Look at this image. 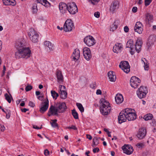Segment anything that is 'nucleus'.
I'll return each mask as SVG.
<instances>
[{
	"instance_id": "obj_1",
	"label": "nucleus",
	"mask_w": 156,
	"mask_h": 156,
	"mask_svg": "<svg viewBox=\"0 0 156 156\" xmlns=\"http://www.w3.org/2000/svg\"><path fill=\"white\" fill-rule=\"evenodd\" d=\"M15 47L17 51L15 53V57L16 58H21L27 59L30 56L31 51L29 48L25 47L24 41L20 39L15 43Z\"/></svg>"
},
{
	"instance_id": "obj_2",
	"label": "nucleus",
	"mask_w": 156,
	"mask_h": 156,
	"mask_svg": "<svg viewBox=\"0 0 156 156\" xmlns=\"http://www.w3.org/2000/svg\"><path fill=\"white\" fill-rule=\"evenodd\" d=\"M100 103L101 112L103 115H107L110 112L111 110L109 103L104 98H101V99Z\"/></svg>"
},
{
	"instance_id": "obj_3",
	"label": "nucleus",
	"mask_w": 156,
	"mask_h": 156,
	"mask_svg": "<svg viewBox=\"0 0 156 156\" xmlns=\"http://www.w3.org/2000/svg\"><path fill=\"white\" fill-rule=\"evenodd\" d=\"M134 112L135 111L133 109L129 108L126 109V117L129 121L133 120L136 119V115Z\"/></svg>"
},
{
	"instance_id": "obj_4",
	"label": "nucleus",
	"mask_w": 156,
	"mask_h": 156,
	"mask_svg": "<svg viewBox=\"0 0 156 156\" xmlns=\"http://www.w3.org/2000/svg\"><path fill=\"white\" fill-rule=\"evenodd\" d=\"M74 27L72 21L70 20H67L64 25V30L66 32L71 31Z\"/></svg>"
},
{
	"instance_id": "obj_5",
	"label": "nucleus",
	"mask_w": 156,
	"mask_h": 156,
	"mask_svg": "<svg viewBox=\"0 0 156 156\" xmlns=\"http://www.w3.org/2000/svg\"><path fill=\"white\" fill-rule=\"evenodd\" d=\"M85 43L88 46L93 45L96 43V41L91 36H87L84 39Z\"/></svg>"
},
{
	"instance_id": "obj_6",
	"label": "nucleus",
	"mask_w": 156,
	"mask_h": 156,
	"mask_svg": "<svg viewBox=\"0 0 156 156\" xmlns=\"http://www.w3.org/2000/svg\"><path fill=\"white\" fill-rule=\"evenodd\" d=\"M67 10L72 14H74L78 11L77 8L76 4L72 2L68 4Z\"/></svg>"
},
{
	"instance_id": "obj_7",
	"label": "nucleus",
	"mask_w": 156,
	"mask_h": 156,
	"mask_svg": "<svg viewBox=\"0 0 156 156\" xmlns=\"http://www.w3.org/2000/svg\"><path fill=\"white\" fill-rule=\"evenodd\" d=\"M119 67L126 73H128L130 71V66L127 61L121 62L119 65Z\"/></svg>"
},
{
	"instance_id": "obj_8",
	"label": "nucleus",
	"mask_w": 156,
	"mask_h": 156,
	"mask_svg": "<svg viewBox=\"0 0 156 156\" xmlns=\"http://www.w3.org/2000/svg\"><path fill=\"white\" fill-rule=\"evenodd\" d=\"M140 82L139 78L136 76H132L130 80V85L132 87L136 88L139 85Z\"/></svg>"
},
{
	"instance_id": "obj_9",
	"label": "nucleus",
	"mask_w": 156,
	"mask_h": 156,
	"mask_svg": "<svg viewBox=\"0 0 156 156\" xmlns=\"http://www.w3.org/2000/svg\"><path fill=\"white\" fill-rule=\"evenodd\" d=\"M42 106L40 108L39 111L41 113H43L48 109L49 106V101L48 97L46 98V100H45L44 102L41 104Z\"/></svg>"
},
{
	"instance_id": "obj_10",
	"label": "nucleus",
	"mask_w": 156,
	"mask_h": 156,
	"mask_svg": "<svg viewBox=\"0 0 156 156\" xmlns=\"http://www.w3.org/2000/svg\"><path fill=\"white\" fill-rule=\"evenodd\" d=\"M126 109L121 112L119 114L118 117V120L119 122L121 124V123L125 122L127 119L126 117Z\"/></svg>"
},
{
	"instance_id": "obj_11",
	"label": "nucleus",
	"mask_w": 156,
	"mask_h": 156,
	"mask_svg": "<svg viewBox=\"0 0 156 156\" xmlns=\"http://www.w3.org/2000/svg\"><path fill=\"white\" fill-rule=\"evenodd\" d=\"M147 133L146 130L144 128L140 129L137 133L136 136L140 140H141L144 138Z\"/></svg>"
},
{
	"instance_id": "obj_12",
	"label": "nucleus",
	"mask_w": 156,
	"mask_h": 156,
	"mask_svg": "<svg viewBox=\"0 0 156 156\" xmlns=\"http://www.w3.org/2000/svg\"><path fill=\"white\" fill-rule=\"evenodd\" d=\"M83 55L85 59L87 61L89 60L91 58V55L90 49L87 47L83 48Z\"/></svg>"
},
{
	"instance_id": "obj_13",
	"label": "nucleus",
	"mask_w": 156,
	"mask_h": 156,
	"mask_svg": "<svg viewBox=\"0 0 156 156\" xmlns=\"http://www.w3.org/2000/svg\"><path fill=\"white\" fill-rule=\"evenodd\" d=\"M55 105L56 108L59 111V113L64 112L66 109V106L65 102H57Z\"/></svg>"
},
{
	"instance_id": "obj_14",
	"label": "nucleus",
	"mask_w": 156,
	"mask_h": 156,
	"mask_svg": "<svg viewBox=\"0 0 156 156\" xmlns=\"http://www.w3.org/2000/svg\"><path fill=\"white\" fill-rule=\"evenodd\" d=\"M122 48V45L120 43H117L113 46V51L114 52L118 53L121 52Z\"/></svg>"
},
{
	"instance_id": "obj_15",
	"label": "nucleus",
	"mask_w": 156,
	"mask_h": 156,
	"mask_svg": "<svg viewBox=\"0 0 156 156\" xmlns=\"http://www.w3.org/2000/svg\"><path fill=\"white\" fill-rule=\"evenodd\" d=\"M68 5L65 3L60 2L59 4V8L60 12L62 14L65 13L66 9H68Z\"/></svg>"
},
{
	"instance_id": "obj_16",
	"label": "nucleus",
	"mask_w": 156,
	"mask_h": 156,
	"mask_svg": "<svg viewBox=\"0 0 156 156\" xmlns=\"http://www.w3.org/2000/svg\"><path fill=\"white\" fill-rule=\"evenodd\" d=\"M119 6V3L118 1H114L112 3L110 8V10L112 12L115 10L118 9Z\"/></svg>"
},
{
	"instance_id": "obj_17",
	"label": "nucleus",
	"mask_w": 156,
	"mask_h": 156,
	"mask_svg": "<svg viewBox=\"0 0 156 156\" xmlns=\"http://www.w3.org/2000/svg\"><path fill=\"white\" fill-rule=\"evenodd\" d=\"M142 42L140 39H138L136 42L135 46V49L137 53H139L141 50V47L142 46Z\"/></svg>"
},
{
	"instance_id": "obj_18",
	"label": "nucleus",
	"mask_w": 156,
	"mask_h": 156,
	"mask_svg": "<svg viewBox=\"0 0 156 156\" xmlns=\"http://www.w3.org/2000/svg\"><path fill=\"white\" fill-rule=\"evenodd\" d=\"M56 75L57 79L58 82L59 83H61L63 82V76L61 72L58 70H57Z\"/></svg>"
},
{
	"instance_id": "obj_19",
	"label": "nucleus",
	"mask_w": 156,
	"mask_h": 156,
	"mask_svg": "<svg viewBox=\"0 0 156 156\" xmlns=\"http://www.w3.org/2000/svg\"><path fill=\"white\" fill-rule=\"evenodd\" d=\"M156 41V37L154 35H151L150 36L148 39V42L147 44L148 46V49L152 45L154 44V42Z\"/></svg>"
},
{
	"instance_id": "obj_20",
	"label": "nucleus",
	"mask_w": 156,
	"mask_h": 156,
	"mask_svg": "<svg viewBox=\"0 0 156 156\" xmlns=\"http://www.w3.org/2000/svg\"><path fill=\"white\" fill-rule=\"evenodd\" d=\"M72 56L73 60L76 61L78 60L80 56V52L78 49H76L73 52Z\"/></svg>"
},
{
	"instance_id": "obj_21",
	"label": "nucleus",
	"mask_w": 156,
	"mask_h": 156,
	"mask_svg": "<svg viewBox=\"0 0 156 156\" xmlns=\"http://www.w3.org/2000/svg\"><path fill=\"white\" fill-rule=\"evenodd\" d=\"M44 44L47 51H50L53 50V45L50 42L48 41H45Z\"/></svg>"
},
{
	"instance_id": "obj_22",
	"label": "nucleus",
	"mask_w": 156,
	"mask_h": 156,
	"mask_svg": "<svg viewBox=\"0 0 156 156\" xmlns=\"http://www.w3.org/2000/svg\"><path fill=\"white\" fill-rule=\"evenodd\" d=\"M59 110L58 109L56 108V106L55 107L53 106L52 105H51L49 108V112H52V115H58V112L59 113Z\"/></svg>"
},
{
	"instance_id": "obj_23",
	"label": "nucleus",
	"mask_w": 156,
	"mask_h": 156,
	"mask_svg": "<svg viewBox=\"0 0 156 156\" xmlns=\"http://www.w3.org/2000/svg\"><path fill=\"white\" fill-rule=\"evenodd\" d=\"M108 75L110 81L115 82L116 80V77L113 71L109 72Z\"/></svg>"
},
{
	"instance_id": "obj_24",
	"label": "nucleus",
	"mask_w": 156,
	"mask_h": 156,
	"mask_svg": "<svg viewBox=\"0 0 156 156\" xmlns=\"http://www.w3.org/2000/svg\"><path fill=\"white\" fill-rule=\"evenodd\" d=\"M133 42L132 39H129L127 42L126 48H129L131 50H133L134 48V45H133Z\"/></svg>"
},
{
	"instance_id": "obj_25",
	"label": "nucleus",
	"mask_w": 156,
	"mask_h": 156,
	"mask_svg": "<svg viewBox=\"0 0 156 156\" xmlns=\"http://www.w3.org/2000/svg\"><path fill=\"white\" fill-rule=\"evenodd\" d=\"M123 97L121 94H117L115 97V101L117 104H120L123 101Z\"/></svg>"
},
{
	"instance_id": "obj_26",
	"label": "nucleus",
	"mask_w": 156,
	"mask_h": 156,
	"mask_svg": "<svg viewBox=\"0 0 156 156\" xmlns=\"http://www.w3.org/2000/svg\"><path fill=\"white\" fill-rule=\"evenodd\" d=\"M137 91L140 92H143L142 96L146 95V94L148 92L147 89L146 87L141 86L138 89V90Z\"/></svg>"
},
{
	"instance_id": "obj_27",
	"label": "nucleus",
	"mask_w": 156,
	"mask_h": 156,
	"mask_svg": "<svg viewBox=\"0 0 156 156\" xmlns=\"http://www.w3.org/2000/svg\"><path fill=\"white\" fill-rule=\"evenodd\" d=\"M60 97L62 99H66L67 97V93L65 90L60 89Z\"/></svg>"
},
{
	"instance_id": "obj_28",
	"label": "nucleus",
	"mask_w": 156,
	"mask_h": 156,
	"mask_svg": "<svg viewBox=\"0 0 156 156\" xmlns=\"http://www.w3.org/2000/svg\"><path fill=\"white\" fill-rule=\"evenodd\" d=\"M141 61L144 64V69L146 70H148L149 66L148 64V61L145 58H142Z\"/></svg>"
},
{
	"instance_id": "obj_29",
	"label": "nucleus",
	"mask_w": 156,
	"mask_h": 156,
	"mask_svg": "<svg viewBox=\"0 0 156 156\" xmlns=\"http://www.w3.org/2000/svg\"><path fill=\"white\" fill-rule=\"evenodd\" d=\"M38 34L37 33L33 28H31L28 33V35L29 37Z\"/></svg>"
},
{
	"instance_id": "obj_30",
	"label": "nucleus",
	"mask_w": 156,
	"mask_h": 156,
	"mask_svg": "<svg viewBox=\"0 0 156 156\" xmlns=\"http://www.w3.org/2000/svg\"><path fill=\"white\" fill-rule=\"evenodd\" d=\"M118 22V21H115L114 23L111 26L110 28V30L111 31H114L117 28L118 26L116 23Z\"/></svg>"
},
{
	"instance_id": "obj_31",
	"label": "nucleus",
	"mask_w": 156,
	"mask_h": 156,
	"mask_svg": "<svg viewBox=\"0 0 156 156\" xmlns=\"http://www.w3.org/2000/svg\"><path fill=\"white\" fill-rule=\"evenodd\" d=\"M122 149L123 151V152L128 155H129L131 154L133 151V150H128L126 149V148L124 146H122Z\"/></svg>"
},
{
	"instance_id": "obj_32",
	"label": "nucleus",
	"mask_w": 156,
	"mask_h": 156,
	"mask_svg": "<svg viewBox=\"0 0 156 156\" xmlns=\"http://www.w3.org/2000/svg\"><path fill=\"white\" fill-rule=\"evenodd\" d=\"M93 144L92 146L93 147H95L99 144L98 138L97 137H94L93 139Z\"/></svg>"
},
{
	"instance_id": "obj_33",
	"label": "nucleus",
	"mask_w": 156,
	"mask_h": 156,
	"mask_svg": "<svg viewBox=\"0 0 156 156\" xmlns=\"http://www.w3.org/2000/svg\"><path fill=\"white\" fill-rule=\"evenodd\" d=\"M38 34L30 37V39L33 42H37L38 41Z\"/></svg>"
},
{
	"instance_id": "obj_34",
	"label": "nucleus",
	"mask_w": 156,
	"mask_h": 156,
	"mask_svg": "<svg viewBox=\"0 0 156 156\" xmlns=\"http://www.w3.org/2000/svg\"><path fill=\"white\" fill-rule=\"evenodd\" d=\"M153 117L152 114H148L145 115L144 117V119L145 120L147 121L152 119Z\"/></svg>"
},
{
	"instance_id": "obj_35",
	"label": "nucleus",
	"mask_w": 156,
	"mask_h": 156,
	"mask_svg": "<svg viewBox=\"0 0 156 156\" xmlns=\"http://www.w3.org/2000/svg\"><path fill=\"white\" fill-rule=\"evenodd\" d=\"M153 18V16L149 13H147L146 15V21L149 23L151 21Z\"/></svg>"
},
{
	"instance_id": "obj_36",
	"label": "nucleus",
	"mask_w": 156,
	"mask_h": 156,
	"mask_svg": "<svg viewBox=\"0 0 156 156\" xmlns=\"http://www.w3.org/2000/svg\"><path fill=\"white\" fill-rule=\"evenodd\" d=\"M76 105L77 106L78 108L80 111V112L82 113L84 111V108L83 107L82 105L80 103H76Z\"/></svg>"
},
{
	"instance_id": "obj_37",
	"label": "nucleus",
	"mask_w": 156,
	"mask_h": 156,
	"mask_svg": "<svg viewBox=\"0 0 156 156\" xmlns=\"http://www.w3.org/2000/svg\"><path fill=\"white\" fill-rule=\"evenodd\" d=\"M51 94L53 98L55 99H56L57 97L59 96L58 94L56 93L55 90H51Z\"/></svg>"
},
{
	"instance_id": "obj_38",
	"label": "nucleus",
	"mask_w": 156,
	"mask_h": 156,
	"mask_svg": "<svg viewBox=\"0 0 156 156\" xmlns=\"http://www.w3.org/2000/svg\"><path fill=\"white\" fill-rule=\"evenodd\" d=\"M141 30H140V27H134V30L135 32H137L139 34H141L142 33V31L143 30V27H141Z\"/></svg>"
},
{
	"instance_id": "obj_39",
	"label": "nucleus",
	"mask_w": 156,
	"mask_h": 156,
	"mask_svg": "<svg viewBox=\"0 0 156 156\" xmlns=\"http://www.w3.org/2000/svg\"><path fill=\"white\" fill-rule=\"evenodd\" d=\"M72 114L73 117L76 119H78L79 118L78 114L76 110L74 109L72 111Z\"/></svg>"
},
{
	"instance_id": "obj_40",
	"label": "nucleus",
	"mask_w": 156,
	"mask_h": 156,
	"mask_svg": "<svg viewBox=\"0 0 156 156\" xmlns=\"http://www.w3.org/2000/svg\"><path fill=\"white\" fill-rule=\"evenodd\" d=\"M42 5L46 7H48L50 6V4L46 0H42Z\"/></svg>"
},
{
	"instance_id": "obj_41",
	"label": "nucleus",
	"mask_w": 156,
	"mask_h": 156,
	"mask_svg": "<svg viewBox=\"0 0 156 156\" xmlns=\"http://www.w3.org/2000/svg\"><path fill=\"white\" fill-rule=\"evenodd\" d=\"M51 121H52V122H51L52 126L53 127H56L58 126V124L56 122L57 121V120L56 119L52 120Z\"/></svg>"
},
{
	"instance_id": "obj_42",
	"label": "nucleus",
	"mask_w": 156,
	"mask_h": 156,
	"mask_svg": "<svg viewBox=\"0 0 156 156\" xmlns=\"http://www.w3.org/2000/svg\"><path fill=\"white\" fill-rule=\"evenodd\" d=\"M32 10L33 13H35L37 11V7L36 4L34 3L33 4L32 7Z\"/></svg>"
},
{
	"instance_id": "obj_43",
	"label": "nucleus",
	"mask_w": 156,
	"mask_h": 156,
	"mask_svg": "<svg viewBox=\"0 0 156 156\" xmlns=\"http://www.w3.org/2000/svg\"><path fill=\"white\" fill-rule=\"evenodd\" d=\"M143 92H140L137 91L136 92V94L137 95V96L138 97L140 98H145L146 97V95H144V96H142L143 94Z\"/></svg>"
},
{
	"instance_id": "obj_44",
	"label": "nucleus",
	"mask_w": 156,
	"mask_h": 156,
	"mask_svg": "<svg viewBox=\"0 0 156 156\" xmlns=\"http://www.w3.org/2000/svg\"><path fill=\"white\" fill-rule=\"evenodd\" d=\"M5 99L8 101L9 103H10L11 102V99L9 95L6 93L5 94Z\"/></svg>"
},
{
	"instance_id": "obj_45",
	"label": "nucleus",
	"mask_w": 156,
	"mask_h": 156,
	"mask_svg": "<svg viewBox=\"0 0 156 156\" xmlns=\"http://www.w3.org/2000/svg\"><path fill=\"white\" fill-rule=\"evenodd\" d=\"M136 27H140V30L142 29L141 27H143V26L141 23L140 22H137L136 23L135 25Z\"/></svg>"
},
{
	"instance_id": "obj_46",
	"label": "nucleus",
	"mask_w": 156,
	"mask_h": 156,
	"mask_svg": "<svg viewBox=\"0 0 156 156\" xmlns=\"http://www.w3.org/2000/svg\"><path fill=\"white\" fill-rule=\"evenodd\" d=\"M152 0H145L144 3L145 5L146 6H147L149 5L151 2Z\"/></svg>"
},
{
	"instance_id": "obj_47",
	"label": "nucleus",
	"mask_w": 156,
	"mask_h": 156,
	"mask_svg": "<svg viewBox=\"0 0 156 156\" xmlns=\"http://www.w3.org/2000/svg\"><path fill=\"white\" fill-rule=\"evenodd\" d=\"M33 88L30 85H27L25 88V90L27 92L28 91L31 90Z\"/></svg>"
},
{
	"instance_id": "obj_48",
	"label": "nucleus",
	"mask_w": 156,
	"mask_h": 156,
	"mask_svg": "<svg viewBox=\"0 0 156 156\" xmlns=\"http://www.w3.org/2000/svg\"><path fill=\"white\" fill-rule=\"evenodd\" d=\"M9 5H15L16 4V2L15 0H9Z\"/></svg>"
},
{
	"instance_id": "obj_49",
	"label": "nucleus",
	"mask_w": 156,
	"mask_h": 156,
	"mask_svg": "<svg viewBox=\"0 0 156 156\" xmlns=\"http://www.w3.org/2000/svg\"><path fill=\"white\" fill-rule=\"evenodd\" d=\"M123 146H124L126 148V149L128 150H133V147L131 145L125 144Z\"/></svg>"
},
{
	"instance_id": "obj_50",
	"label": "nucleus",
	"mask_w": 156,
	"mask_h": 156,
	"mask_svg": "<svg viewBox=\"0 0 156 156\" xmlns=\"http://www.w3.org/2000/svg\"><path fill=\"white\" fill-rule=\"evenodd\" d=\"M100 0H89L90 1L91 3L94 5H96Z\"/></svg>"
},
{
	"instance_id": "obj_51",
	"label": "nucleus",
	"mask_w": 156,
	"mask_h": 156,
	"mask_svg": "<svg viewBox=\"0 0 156 156\" xmlns=\"http://www.w3.org/2000/svg\"><path fill=\"white\" fill-rule=\"evenodd\" d=\"M67 128L69 129H73L74 130H77V129L76 126L74 125H72L71 126L68 127Z\"/></svg>"
},
{
	"instance_id": "obj_52",
	"label": "nucleus",
	"mask_w": 156,
	"mask_h": 156,
	"mask_svg": "<svg viewBox=\"0 0 156 156\" xmlns=\"http://www.w3.org/2000/svg\"><path fill=\"white\" fill-rule=\"evenodd\" d=\"M3 4L5 5H9V0H3Z\"/></svg>"
},
{
	"instance_id": "obj_53",
	"label": "nucleus",
	"mask_w": 156,
	"mask_h": 156,
	"mask_svg": "<svg viewBox=\"0 0 156 156\" xmlns=\"http://www.w3.org/2000/svg\"><path fill=\"white\" fill-rule=\"evenodd\" d=\"M10 111L9 110L7 111V112L6 113V118L8 119L9 118L10 116Z\"/></svg>"
},
{
	"instance_id": "obj_54",
	"label": "nucleus",
	"mask_w": 156,
	"mask_h": 156,
	"mask_svg": "<svg viewBox=\"0 0 156 156\" xmlns=\"http://www.w3.org/2000/svg\"><path fill=\"white\" fill-rule=\"evenodd\" d=\"M49 151L48 149H46L44 150V154L46 156H48L49 155Z\"/></svg>"
},
{
	"instance_id": "obj_55",
	"label": "nucleus",
	"mask_w": 156,
	"mask_h": 156,
	"mask_svg": "<svg viewBox=\"0 0 156 156\" xmlns=\"http://www.w3.org/2000/svg\"><path fill=\"white\" fill-rule=\"evenodd\" d=\"M94 16L97 18H98L100 17V13L99 12H96L94 13Z\"/></svg>"
},
{
	"instance_id": "obj_56",
	"label": "nucleus",
	"mask_w": 156,
	"mask_h": 156,
	"mask_svg": "<svg viewBox=\"0 0 156 156\" xmlns=\"http://www.w3.org/2000/svg\"><path fill=\"white\" fill-rule=\"evenodd\" d=\"M99 149L98 147L94 148L93 150V151L94 153H95L97 152H98L99 151Z\"/></svg>"
},
{
	"instance_id": "obj_57",
	"label": "nucleus",
	"mask_w": 156,
	"mask_h": 156,
	"mask_svg": "<svg viewBox=\"0 0 156 156\" xmlns=\"http://www.w3.org/2000/svg\"><path fill=\"white\" fill-rule=\"evenodd\" d=\"M29 106L32 107H34L35 106V104L34 103L31 101H30L29 102Z\"/></svg>"
},
{
	"instance_id": "obj_58",
	"label": "nucleus",
	"mask_w": 156,
	"mask_h": 156,
	"mask_svg": "<svg viewBox=\"0 0 156 156\" xmlns=\"http://www.w3.org/2000/svg\"><path fill=\"white\" fill-rule=\"evenodd\" d=\"M136 146L139 147V148H142L144 147V145L142 143H138L137 144Z\"/></svg>"
},
{
	"instance_id": "obj_59",
	"label": "nucleus",
	"mask_w": 156,
	"mask_h": 156,
	"mask_svg": "<svg viewBox=\"0 0 156 156\" xmlns=\"http://www.w3.org/2000/svg\"><path fill=\"white\" fill-rule=\"evenodd\" d=\"M129 29L128 27L127 26H126L124 27V30L125 32H128L129 31Z\"/></svg>"
},
{
	"instance_id": "obj_60",
	"label": "nucleus",
	"mask_w": 156,
	"mask_h": 156,
	"mask_svg": "<svg viewBox=\"0 0 156 156\" xmlns=\"http://www.w3.org/2000/svg\"><path fill=\"white\" fill-rule=\"evenodd\" d=\"M137 7H133V8L132 9V11L133 12H136L137 11Z\"/></svg>"
},
{
	"instance_id": "obj_61",
	"label": "nucleus",
	"mask_w": 156,
	"mask_h": 156,
	"mask_svg": "<svg viewBox=\"0 0 156 156\" xmlns=\"http://www.w3.org/2000/svg\"><path fill=\"white\" fill-rule=\"evenodd\" d=\"M1 126V130L2 131H3L5 129V127L3 125H0Z\"/></svg>"
},
{
	"instance_id": "obj_62",
	"label": "nucleus",
	"mask_w": 156,
	"mask_h": 156,
	"mask_svg": "<svg viewBox=\"0 0 156 156\" xmlns=\"http://www.w3.org/2000/svg\"><path fill=\"white\" fill-rule=\"evenodd\" d=\"M42 127H38L36 125H34L33 126V128H34L36 129H41Z\"/></svg>"
},
{
	"instance_id": "obj_63",
	"label": "nucleus",
	"mask_w": 156,
	"mask_h": 156,
	"mask_svg": "<svg viewBox=\"0 0 156 156\" xmlns=\"http://www.w3.org/2000/svg\"><path fill=\"white\" fill-rule=\"evenodd\" d=\"M96 94H101V91L100 90H97L96 92Z\"/></svg>"
},
{
	"instance_id": "obj_64",
	"label": "nucleus",
	"mask_w": 156,
	"mask_h": 156,
	"mask_svg": "<svg viewBox=\"0 0 156 156\" xmlns=\"http://www.w3.org/2000/svg\"><path fill=\"white\" fill-rule=\"evenodd\" d=\"M21 110L23 112H26L27 111L29 110V109L26 108H24L23 109H21Z\"/></svg>"
}]
</instances>
